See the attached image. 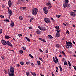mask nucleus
I'll return each mask as SVG.
<instances>
[{
	"label": "nucleus",
	"mask_w": 76,
	"mask_h": 76,
	"mask_svg": "<svg viewBox=\"0 0 76 76\" xmlns=\"http://www.w3.org/2000/svg\"><path fill=\"white\" fill-rule=\"evenodd\" d=\"M38 12V9L35 8H33L32 10V13L34 15H36Z\"/></svg>",
	"instance_id": "1"
},
{
	"label": "nucleus",
	"mask_w": 76,
	"mask_h": 76,
	"mask_svg": "<svg viewBox=\"0 0 76 76\" xmlns=\"http://www.w3.org/2000/svg\"><path fill=\"white\" fill-rule=\"evenodd\" d=\"M66 44L68 47H70V48H72V45L73 44L70 42H67V41H66Z\"/></svg>",
	"instance_id": "2"
},
{
	"label": "nucleus",
	"mask_w": 76,
	"mask_h": 76,
	"mask_svg": "<svg viewBox=\"0 0 76 76\" xmlns=\"http://www.w3.org/2000/svg\"><path fill=\"white\" fill-rule=\"evenodd\" d=\"M7 8L8 11V15H9V18H10V16L12 15V11L10 9V8H9L8 7H7Z\"/></svg>",
	"instance_id": "3"
},
{
	"label": "nucleus",
	"mask_w": 76,
	"mask_h": 76,
	"mask_svg": "<svg viewBox=\"0 0 76 76\" xmlns=\"http://www.w3.org/2000/svg\"><path fill=\"white\" fill-rule=\"evenodd\" d=\"M45 22L47 23H49L50 22V20L48 18L46 17L44 18Z\"/></svg>",
	"instance_id": "4"
},
{
	"label": "nucleus",
	"mask_w": 76,
	"mask_h": 76,
	"mask_svg": "<svg viewBox=\"0 0 76 76\" xmlns=\"http://www.w3.org/2000/svg\"><path fill=\"white\" fill-rule=\"evenodd\" d=\"M10 73H12V74H14V67L11 66L10 67Z\"/></svg>",
	"instance_id": "5"
},
{
	"label": "nucleus",
	"mask_w": 76,
	"mask_h": 76,
	"mask_svg": "<svg viewBox=\"0 0 76 76\" xmlns=\"http://www.w3.org/2000/svg\"><path fill=\"white\" fill-rule=\"evenodd\" d=\"M43 10L45 14H47L48 13V10L47 7H45L43 9Z\"/></svg>",
	"instance_id": "6"
},
{
	"label": "nucleus",
	"mask_w": 76,
	"mask_h": 76,
	"mask_svg": "<svg viewBox=\"0 0 76 76\" xmlns=\"http://www.w3.org/2000/svg\"><path fill=\"white\" fill-rule=\"evenodd\" d=\"M69 13L71 16H72V17H75L76 16V13L72 11L70 12Z\"/></svg>",
	"instance_id": "7"
},
{
	"label": "nucleus",
	"mask_w": 76,
	"mask_h": 76,
	"mask_svg": "<svg viewBox=\"0 0 76 76\" xmlns=\"http://www.w3.org/2000/svg\"><path fill=\"white\" fill-rule=\"evenodd\" d=\"M2 43L3 45H6L7 44V42L5 40L2 39L1 40Z\"/></svg>",
	"instance_id": "8"
},
{
	"label": "nucleus",
	"mask_w": 76,
	"mask_h": 76,
	"mask_svg": "<svg viewBox=\"0 0 76 76\" xmlns=\"http://www.w3.org/2000/svg\"><path fill=\"white\" fill-rule=\"evenodd\" d=\"M7 44L8 46H9L10 47H12V44L10 43V42H9V41H7Z\"/></svg>",
	"instance_id": "9"
},
{
	"label": "nucleus",
	"mask_w": 76,
	"mask_h": 76,
	"mask_svg": "<svg viewBox=\"0 0 76 76\" xmlns=\"http://www.w3.org/2000/svg\"><path fill=\"white\" fill-rule=\"evenodd\" d=\"M8 4L9 6L10 7L12 6V1H11V0H10L8 1Z\"/></svg>",
	"instance_id": "10"
},
{
	"label": "nucleus",
	"mask_w": 76,
	"mask_h": 76,
	"mask_svg": "<svg viewBox=\"0 0 76 76\" xmlns=\"http://www.w3.org/2000/svg\"><path fill=\"white\" fill-rule=\"evenodd\" d=\"M14 26H15V23H14V22L12 21L10 24V26L13 28V27H14Z\"/></svg>",
	"instance_id": "11"
},
{
	"label": "nucleus",
	"mask_w": 76,
	"mask_h": 76,
	"mask_svg": "<svg viewBox=\"0 0 76 76\" xmlns=\"http://www.w3.org/2000/svg\"><path fill=\"white\" fill-rule=\"evenodd\" d=\"M8 75H9L10 76H14V75H15V74H13L12 73L10 74V71H9V70H8Z\"/></svg>",
	"instance_id": "12"
},
{
	"label": "nucleus",
	"mask_w": 76,
	"mask_h": 76,
	"mask_svg": "<svg viewBox=\"0 0 76 76\" xmlns=\"http://www.w3.org/2000/svg\"><path fill=\"white\" fill-rule=\"evenodd\" d=\"M36 32V33H37V34H40L41 33V32L39 29H37Z\"/></svg>",
	"instance_id": "13"
},
{
	"label": "nucleus",
	"mask_w": 76,
	"mask_h": 76,
	"mask_svg": "<svg viewBox=\"0 0 76 76\" xmlns=\"http://www.w3.org/2000/svg\"><path fill=\"white\" fill-rule=\"evenodd\" d=\"M5 38L7 39H9V38H10V37L9 36H7L6 35H5Z\"/></svg>",
	"instance_id": "14"
},
{
	"label": "nucleus",
	"mask_w": 76,
	"mask_h": 76,
	"mask_svg": "<svg viewBox=\"0 0 76 76\" xmlns=\"http://www.w3.org/2000/svg\"><path fill=\"white\" fill-rule=\"evenodd\" d=\"M48 38H49L50 39H53V38L52 36H51L50 35H49L48 36Z\"/></svg>",
	"instance_id": "15"
},
{
	"label": "nucleus",
	"mask_w": 76,
	"mask_h": 76,
	"mask_svg": "<svg viewBox=\"0 0 76 76\" xmlns=\"http://www.w3.org/2000/svg\"><path fill=\"white\" fill-rule=\"evenodd\" d=\"M22 10H26V8L25 7H22L20 8Z\"/></svg>",
	"instance_id": "16"
},
{
	"label": "nucleus",
	"mask_w": 76,
	"mask_h": 76,
	"mask_svg": "<svg viewBox=\"0 0 76 76\" xmlns=\"http://www.w3.org/2000/svg\"><path fill=\"white\" fill-rule=\"evenodd\" d=\"M56 37H57V38H58V37H60V34L58 33H56Z\"/></svg>",
	"instance_id": "17"
},
{
	"label": "nucleus",
	"mask_w": 76,
	"mask_h": 76,
	"mask_svg": "<svg viewBox=\"0 0 76 76\" xmlns=\"http://www.w3.org/2000/svg\"><path fill=\"white\" fill-rule=\"evenodd\" d=\"M64 7L66 8L67 7V3H65L63 4Z\"/></svg>",
	"instance_id": "18"
},
{
	"label": "nucleus",
	"mask_w": 76,
	"mask_h": 76,
	"mask_svg": "<svg viewBox=\"0 0 76 76\" xmlns=\"http://www.w3.org/2000/svg\"><path fill=\"white\" fill-rule=\"evenodd\" d=\"M46 30V29H45V27H42L41 31H44Z\"/></svg>",
	"instance_id": "19"
},
{
	"label": "nucleus",
	"mask_w": 76,
	"mask_h": 76,
	"mask_svg": "<svg viewBox=\"0 0 76 76\" xmlns=\"http://www.w3.org/2000/svg\"><path fill=\"white\" fill-rule=\"evenodd\" d=\"M26 75L27 76H30L31 74L29 73V72H26Z\"/></svg>",
	"instance_id": "20"
},
{
	"label": "nucleus",
	"mask_w": 76,
	"mask_h": 76,
	"mask_svg": "<svg viewBox=\"0 0 76 76\" xmlns=\"http://www.w3.org/2000/svg\"><path fill=\"white\" fill-rule=\"evenodd\" d=\"M64 65H66V66L68 64L67 63V62L65 61H64Z\"/></svg>",
	"instance_id": "21"
},
{
	"label": "nucleus",
	"mask_w": 76,
	"mask_h": 76,
	"mask_svg": "<svg viewBox=\"0 0 76 76\" xmlns=\"http://www.w3.org/2000/svg\"><path fill=\"white\" fill-rule=\"evenodd\" d=\"M70 5L69 4L66 3V7H70Z\"/></svg>",
	"instance_id": "22"
},
{
	"label": "nucleus",
	"mask_w": 76,
	"mask_h": 76,
	"mask_svg": "<svg viewBox=\"0 0 76 76\" xmlns=\"http://www.w3.org/2000/svg\"><path fill=\"white\" fill-rule=\"evenodd\" d=\"M59 68L61 72H62L63 69H62V67H61V65L59 66Z\"/></svg>",
	"instance_id": "23"
},
{
	"label": "nucleus",
	"mask_w": 76,
	"mask_h": 76,
	"mask_svg": "<svg viewBox=\"0 0 76 76\" xmlns=\"http://www.w3.org/2000/svg\"><path fill=\"white\" fill-rule=\"evenodd\" d=\"M19 19L20 20H23V18L22 17V16H20L19 17Z\"/></svg>",
	"instance_id": "24"
},
{
	"label": "nucleus",
	"mask_w": 76,
	"mask_h": 76,
	"mask_svg": "<svg viewBox=\"0 0 76 76\" xmlns=\"http://www.w3.org/2000/svg\"><path fill=\"white\" fill-rule=\"evenodd\" d=\"M25 38L28 41L30 42L31 41V40L29 38H27V37H26Z\"/></svg>",
	"instance_id": "25"
},
{
	"label": "nucleus",
	"mask_w": 76,
	"mask_h": 76,
	"mask_svg": "<svg viewBox=\"0 0 76 76\" xmlns=\"http://www.w3.org/2000/svg\"><path fill=\"white\" fill-rule=\"evenodd\" d=\"M4 20L5 22H9V20L7 19H6L5 20Z\"/></svg>",
	"instance_id": "26"
},
{
	"label": "nucleus",
	"mask_w": 76,
	"mask_h": 76,
	"mask_svg": "<svg viewBox=\"0 0 76 76\" xmlns=\"http://www.w3.org/2000/svg\"><path fill=\"white\" fill-rule=\"evenodd\" d=\"M18 1H19V2H21V1H22L23 3H25V0H18Z\"/></svg>",
	"instance_id": "27"
},
{
	"label": "nucleus",
	"mask_w": 76,
	"mask_h": 76,
	"mask_svg": "<svg viewBox=\"0 0 76 76\" xmlns=\"http://www.w3.org/2000/svg\"><path fill=\"white\" fill-rule=\"evenodd\" d=\"M51 4H50L49 2H48V3L46 4V6H50V5H51Z\"/></svg>",
	"instance_id": "28"
},
{
	"label": "nucleus",
	"mask_w": 76,
	"mask_h": 76,
	"mask_svg": "<svg viewBox=\"0 0 76 76\" xmlns=\"http://www.w3.org/2000/svg\"><path fill=\"white\" fill-rule=\"evenodd\" d=\"M56 32L58 33V34H59L60 32V30L59 29H57L56 30Z\"/></svg>",
	"instance_id": "29"
},
{
	"label": "nucleus",
	"mask_w": 76,
	"mask_h": 76,
	"mask_svg": "<svg viewBox=\"0 0 76 76\" xmlns=\"http://www.w3.org/2000/svg\"><path fill=\"white\" fill-rule=\"evenodd\" d=\"M37 64L39 66H40V65H41V62H40V61H37Z\"/></svg>",
	"instance_id": "30"
},
{
	"label": "nucleus",
	"mask_w": 76,
	"mask_h": 76,
	"mask_svg": "<svg viewBox=\"0 0 76 76\" xmlns=\"http://www.w3.org/2000/svg\"><path fill=\"white\" fill-rule=\"evenodd\" d=\"M55 59H56V61H57V62L58 63L59 62L58 60V59L57 58V56H55Z\"/></svg>",
	"instance_id": "31"
},
{
	"label": "nucleus",
	"mask_w": 76,
	"mask_h": 76,
	"mask_svg": "<svg viewBox=\"0 0 76 76\" xmlns=\"http://www.w3.org/2000/svg\"><path fill=\"white\" fill-rule=\"evenodd\" d=\"M67 34H70V32L68 30H67L66 32V35H67Z\"/></svg>",
	"instance_id": "32"
},
{
	"label": "nucleus",
	"mask_w": 76,
	"mask_h": 76,
	"mask_svg": "<svg viewBox=\"0 0 76 76\" xmlns=\"http://www.w3.org/2000/svg\"><path fill=\"white\" fill-rule=\"evenodd\" d=\"M55 28L56 29H60V27L58 26H55Z\"/></svg>",
	"instance_id": "33"
},
{
	"label": "nucleus",
	"mask_w": 76,
	"mask_h": 76,
	"mask_svg": "<svg viewBox=\"0 0 76 76\" xmlns=\"http://www.w3.org/2000/svg\"><path fill=\"white\" fill-rule=\"evenodd\" d=\"M29 56H30V57L31 58H34V56H32V55L31 54H29Z\"/></svg>",
	"instance_id": "34"
},
{
	"label": "nucleus",
	"mask_w": 76,
	"mask_h": 76,
	"mask_svg": "<svg viewBox=\"0 0 76 76\" xmlns=\"http://www.w3.org/2000/svg\"><path fill=\"white\" fill-rule=\"evenodd\" d=\"M31 74L33 76H36V74L35 72L33 73L32 72H31Z\"/></svg>",
	"instance_id": "35"
},
{
	"label": "nucleus",
	"mask_w": 76,
	"mask_h": 76,
	"mask_svg": "<svg viewBox=\"0 0 76 76\" xmlns=\"http://www.w3.org/2000/svg\"><path fill=\"white\" fill-rule=\"evenodd\" d=\"M20 63L21 64V65H24V62L21 61Z\"/></svg>",
	"instance_id": "36"
},
{
	"label": "nucleus",
	"mask_w": 76,
	"mask_h": 76,
	"mask_svg": "<svg viewBox=\"0 0 76 76\" xmlns=\"http://www.w3.org/2000/svg\"><path fill=\"white\" fill-rule=\"evenodd\" d=\"M68 64H69V67H70L71 66V64L70 63V62H69V61H68Z\"/></svg>",
	"instance_id": "37"
},
{
	"label": "nucleus",
	"mask_w": 76,
	"mask_h": 76,
	"mask_svg": "<svg viewBox=\"0 0 76 76\" xmlns=\"http://www.w3.org/2000/svg\"><path fill=\"white\" fill-rule=\"evenodd\" d=\"M22 48L24 50H26V48L25 47V46H23Z\"/></svg>",
	"instance_id": "38"
},
{
	"label": "nucleus",
	"mask_w": 76,
	"mask_h": 76,
	"mask_svg": "<svg viewBox=\"0 0 76 76\" xmlns=\"http://www.w3.org/2000/svg\"><path fill=\"white\" fill-rule=\"evenodd\" d=\"M38 28H39V29H40V30H41H41H42V27H41V26H38Z\"/></svg>",
	"instance_id": "39"
},
{
	"label": "nucleus",
	"mask_w": 76,
	"mask_h": 76,
	"mask_svg": "<svg viewBox=\"0 0 76 76\" xmlns=\"http://www.w3.org/2000/svg\"><path fill=\"white\" fill-rule=\"evenodd\" d=\"M19 52L20 53H21V54H23V50H20L19 51Z\"/></svg>",
	"instance_id": "40"
},
{
	"label": "nucleus",
	"mask_w": 76,
	"mask_h": 76,
	"mask_svg": "<svg viewBox=\"0 0 76 76\" xmlns=\"http://www.w3.org/2000/svg\"><path fill=\"white\" fill-rule=\"evenodd\" d=\"M41 41H43V42H46V41L44 39H42Z\"/></svg>",
	"instance_id": "41"
},
{
	"label": "nucleus",
	"mask_w": 76,
	"mask_h": 76,
	"mask_svg": "<svg viewBox=\"0 0 76 76\" xmlns=\"http://www.w3.org/2000/svg\"><path fill=\"white\" fill-rule=\"evenodd\" d=\"M56 72H57V73H58V67H56Z\"/></svg>",
	"instance_id": "42"
},
{
	"label": "nucleus",
	"mask_w": 76,
	"mask_h": 76,
	"mask_svg": "<svg viewBox=\"0 0 76 76\" xmlns=\"http://www.w3.org/2000/svg\"><path fill=\"white\" fill-rule=\"evenodd\" d=\"M0 17L1 18H3V19H4V16L2 15H0Z\"/></svg>",
	"instance_id": "43"
},
{
	"label": "nucleus",
	"mask_w": 76,
	"mask_h": 76,
	"mask_svg": "<svg viewBox=\"0 0 76 76\" xmlns=\"http://www.w3.org/2000/svg\"><path fill=\"white\" fill-rule=\"evenodd\" d=\"M55 45L58 48H59V47H60L58 46V45L56 44Z\"/></svg>",
	"instance_id": "44"
},
{
	"label": "nucleus",
	"mask_w": 76,
	"mask_h": 76,
	"mask_svg": "<svg viewBox=\"0 0 76 76\" xmlns=\"http://www.w3.org/2000/svg\"><path fill=\"white\" fill-rule=\"evenodd\" d=\"M65 2L66 3H69V0H65Z\"/></svg>",
	"instance_id": "45"
},
{
	"label": "nucleus",
	"mask_w": 76,
	"mask_h": 76,
	"mask_svg": "<svg viewBox=\"0 0 76 76\" xmlns=\"http://www.w3.org/2000/svg\"><path fill=\"white\" fill-rule=\"evenodd\" d=\"M1 58L3 60H4V59H5V58H4V56H1Z\"/></svg>",
	"instance_id": "46"
},
{
	"label": "nucleus",
	"mask_w": 76,
	"mask_h": 76,
	"mask_svg": "<svg viewBox=\"0 0 76 76\" xmlns=\"http://www.w3.org/2000/svg\"><path fill=\"white\" fill-rule=\"evenodd\" d=\"M3 32V30L2 29H1L0 30V34H1V33H2Z\"/></svg>",
	"instance_id": "47"
},
{
	"label": "nucleus",
	"mask_w": 76,
	"mask_h": 76,
	"mask_svg": "<svg viewBox=\"0 0 76 76\" xmlns=\"http://www.w3.org/2000/svg\"><path fill=\"white\" fill-rule=\"evenodd\" d=\"M62 53L64 56H66V54L65 53H64V51H62Z\"/></svg>",
	"instance_id": "48"
},
{
	"label": "nucleus",
	"mask_w": 76,
	"mask_h": 76,
	"mask_svg": "<svg viewBox=\"0 0 76 76\" xmlns=\"http://www.w3.org/2000/svg\"><path fill=\"white\" fill-rule=\"evenodd\" d=\"M60 16H61V15H56V17H57V18H60Z\"/></svg>",
	"instance_id": "49"
},
{
	"label": "nucleus",
	"mask_w": 76,
	"mask_h": 76,
	"mask_svg": "<svg viewBox=\"0 0 76 76\" xmlns=\"http://www.w3.org/2000/svg\"><path fill=\"white\" fill-rule=\"evenodd\" d=\"M39 60H41V61H42V62H43V60H42V58H39Z\"/></svg>",
	"instance_id": "50"
},
{
	"label": "nucleus",
	"mask_w": 76,
	"mask_h": 76,
	"mask_svg": "<svg viewBox=\"0 0 76 76\" xmlns=\"http://www.w3.org/2000/svg\"><path fill=\"white\" fill-rule=\"evenodd\" d=\"M18 36H19V37H21V36L22 37V35L21 34H18Z\"/></svg>",
	"instance_id": "51"
},
{
	"label": "nucleus",
	"mask_w": 76,
	"mask_h": 76,
	"mask_svg": "<svg viewBox=\"0 0 76 76\" xmlns=\"http://www.w3.org/2000/svg\"><path fill=\"white\" fill-rule=\"evenodd\" d=\"M51 7H52V6H51V5H50L48 7V9H50V8H51Z\"/></svg>",
	"instance_id": "52"
},
{
	"label": "nucleus",
	"mask_w": 76,
	"mask_h": 76,
	"mask_svg": "<svg viewBox=\"0 0 76 76\" xmlns=\"http://www.w3.org/2000/svg\"><path fill=\"white\" fill-rule=\"evenodd\" d=\"M48 53V50H46V54H47Z\"/></svg>",
	"instance_id": "53"
},
{
	"label": "nucleus",
	"mask_w": 76,
	"mask_h": 76,
	"mask_svg": "<svg viewBox=\"0 0 76 76\" xmlns=\"http://www.w3.org/2000/svg\"><path fill=\"white\" fill-rule=\"evenodd\" d=\"M34 18L32 17L31 18V19H30V20L32 21L34 20Z\"/></svg>",
	"instance_id": "54"
},
{
	"label": "nucleus",
	"mask_w": 76,
	"mask_h": 76,
	"mask_svg": "<svg viewBox=\"0 0 76 76\" xmlns=\"http://www.w3.org/2000/svg\"><path fill=\"white\" fill-rule=\"evenodd\" d=\"M73 67L74 69H75V70L76 71V66H73Z\"/></svg>",
	"instance_id": "55"
},
{
	"label": "nucleus",
	"mask_w": 76,
	"mask_h": 76,
	"mask_svg": "<svg viewBox=\"0 0 76 76\" xmlns=\"http://www.w3.org/2000/svg\"><path fill=\"white\" fill-rule=\"evenodd\" d=\"M26 64L27 65H28V64H29V62H26Z\"/></svg>",
	"instance_id": "56"
},
{
	"label": "nucleus",
	"mask_w": 76,
	"mask_h": 76,
	"mask_svg": "<svg viewBox=\"0 0 76 76\" xmlns=\"http://www.w3.org/2000/svg\"><path fill=\"white\" fill-rule=\"evenodd\" d=\"M51 20H53V22H54V19H53V18H52V17H51Z\"/></svg>",
	"instance_id": "57"
},
{
	"label": "nucleus",
	"mask_w": 76,
	"mask_h": 76,
	"mask_svg": "<svg viewBox=\"0 0 76 76\" xmlns=\"http://www.w3.org/2000/svg\"><path fill=\"white\" fill-rule=\"evenodd\" d=\"M17 66H18V67H19V68L20 67V65H19V64H17Z\"/></svg>",
	"instance_id": "58"
},
{
	"label": "nucleus",
	"mask_w": 76,
	"mask_h": 76,
	"mask_svg": "<svg viewBox=\"0 0 76 76\" xmlns=\"http://www.w3.org/2000/svg\"><path fill=\"white\" fill-rule=\"evenodd\" d=\"M53 61H54V60H56V59H55V58H54V57H53Z\"/></svg>",
	"instance_id": "59"
},
{
	"label": "nucleus",
	"mask_w": 76,
	"mask_h": 76,
	"mask_svg": "<svg viewBox=\"0 0 76 76\" xmlns=\"http://www.w3.org/2000/svg\"><path fill=\"white\" fill-rule=\"evenodd\" d=\"M54 61V62H55V63H57V61H56V60H55Z\"/></svg>",
	"instance_id": "60"
},
{
	"label": "nucleus",
	"mask_w": 76,
	"mask_h": 76,
	"mask_svg": "<svg viewBox=\"0 0 76 76\" xmlns=\"http://www.w3.org/2000/svg\"><path fill=\"white\" fill-rule=\"evenodd\" d=\"M52 76H55L54 75V74L53 72H52Z\"/></svg>",
	"instance_id": "61"
},
{
	"label": "nucleus",
	"mask_w": 76,
	"mask_h": 76,
	"mask_svg": "<svg viewBox=\"0 0 76 76\" xmlns=\"http://www.w3.org/2000/svg\"><path fill=\"white\" fill-rule=\"evenodd\" d=\"M66 48H70L69 47H67V45H66Z\"/></svg>",
	"instance_id": "62"
},
{
	"label": "nucleus",
	"mask_w": 76,
	"mask_h": 76,
	"mask_svg": "<svg viewBox=\"0 0 76 76\" xmlns=\"http://www.w3.org/2000/svg\"><path fill=\"white\" fill-rule=\"evenodd\" d=\"M59 57H62V56L61 55H59Z\"/></svg>",
	"instance_id": "63"
},
{
	"label": "nucleus",
	"mask_w": 76,
	"mask_h": 76,
	"mask_svg": "<svg viewBox=\"0 0 76 76\" xmlns=\"http://www.w3.org/2000/svg\"><path fill=\"white\" fill-rule=\"evenodd\" d=\"M62 41H63V40H64V38H62Z\"/></svg>",
	"instance_id": "64"
}]
</instances>
